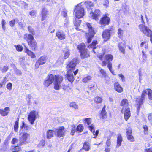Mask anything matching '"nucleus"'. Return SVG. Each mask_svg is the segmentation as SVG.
<instances>
[{
	"mask_svg": "<svg viewBox=\"0 0 152 152\" xmlns=\"http://www.w3.org/2000/svg\"><path fill=\"white\" fill-rule=\"evenodd\" d=\"M70 50H67L64 51V58L66 59L68 58L70 54Z\"/></svg>",
	"mask_w": 152,
	"mask_h": 152,
	"instance_id": "obj_34",
	"label": "nucleus"
},
{
	"mask_svg": "<svg viewBox=\"0 0 152 152\" xmlns=\"http://www.w3.org/2000/svg\"><path fill=\"white\" fill-rule=\"evenodd\" d=\"M85 4L87 8L89 7H93L94 5V4L90 1H88L86 2Z\"/></svg>",
	"mask_w": 152,
	"mask_h": 152,
	"instance_id": "obj_39",
	"label": "nucleus"
},
{
	"mask_svg": "<svg viewBox=\"0 0 152 152\" xmlns=\"http://www.w3.org/2000/svg\"><path fill=\"white\" fill-rule=\"evenodd\" d=\"M110 20V18L107 16H104L101 19L99 23L101 26H104L109 24Z\"/></svg>",
	"mask_w": 152,
	"mask_h": 152,
	"instance_id": "obj_8",
	"label": "nucleus"
},
{
	"mask_svg": "<svg viewBox=\"0 0 152 152\" xmlns=\"http://www.w3.org/2000/svg\"><path fill=\"white\" fill-rule=\"evenodd\" d=\"M24 38L28 43V42L33 40L34 38L32 35L29 34H26L24 36Z\"/></svg>",
	"mask_w": 152,
	"mask_h": 152,
	"instance_id": "obj_20",
	"label": "nucleus"
},
{
	"mask_svg": "<svg viewBox=\"0 0 152 152\" xmlns=\"http://www.w3.org/2000/svg\"><path fill=\"white\" fill-rule=\"evenodd\" d=\"M25 52L32 58H34L36 57L35 54L28 49L26 48L25 50Z\"/></svg>",
	"mask_w": 152,
	"mask_h": 152,
	"instance_id": "obj_23",
	"label": "nucleus"
},
{
	"mask_svg": "<svg viewBox=\"0 0 152 152\" xmlns=\"http://www.w3.org/2000/svg\"><path fill=\"white\" fill-rule=\"evenodd\" d=\"M124 113V118L127 121L131 116V113L129 108H127L124 110L123 112Z\"/></svg>",
	"mask_w": 152,
	"mask_h": 152,
	"instance_id": "obj_15",
	"label": "nucleus"
},
{
	"mask_svg": "<svg viewBox=\"0 0 152 152\" xmlns=\"http://www.w3.org/2000/svg\"><path fill=\"white\" fill-rule=\"evenodd\" d=\"M30 138V134L27 133L23 132L20 134L19 139L22 142L25 143H28Z\"/></svg>",
	"mask_w": 152,
	"mask_h": 152,
	"instance_id": "obj_5",
	"label": "nucleus"
},
{
	"mask_svg": "<svg viewBox=\"0 0 152 152\" xmlns=\"http://www.w3.org/2000/svg\"><path fill=\"white\" fill-rule=\"evenodd\" d=\"M126 43L125 41L118 43V45L119 50L123 54L125 53V48L126 47Z\"/></svg>",
	"mask_w": 152,
	"mask_h": 152,
	"instance_id": "obj_13",
	"label": "nucleus"
},
{
	"mask_svg": "<svg viewBox=\"0 0 152 152\" xmlns=\"http://www.w3.org/2000/svg\"><path fill=\"white\" fill-rule=\"evenodd\" d=\"M81 56L82 58L84 59L89 57V53L87 51V49L80 53Z\"/></svg>",
	"mask_w": 152,
	"mask_h": 152,
	"instance_id": "obj_26",
	"label": "nucleus"
},
{
	"mask_svg": "<svg viewBox=\"0 0 152 152\" xmlns=\"http://www.w3.org/2000/svg\"><path fill=\"white\" fill-rule=\"evenodd\" d=\"M42 21L48 19L49 18V14L48 11L45 9H43L42 11Z\"/></svg>",
	"mask_w": 152,
	"mask_h": 152,
	"instance_id": "obj_16",
	"label": "nucleus"
},
{
	"mask_svg": "<svg viewBox=\"0 0 152 152\" xmlns=\"http://www.w3.org/2000/svg\"><path fill=\"white\" fill-rule=\"evenodd\" d=\"M110 30L107 29L103 32L102 37L104 41H107L110 39Z\"/></svg>",
	"mask_w": 152,
	"mask_h": 152,
	"instance_id": "obj_10",
	"label": "nucleus"
},
{
	"mask_svg": "<svg viewBox=\"0 0 152 152\" xmlns=\"http://www.w3.org/2000/svg\"><path fill=\"white\" fill-rule=\"evenodd\" d=\"M15 72L18 75H20L22 74L21 71L17 69H15Z\"/></svg>",
	"mask_w": 152,
	"mask_h": 152,
	"instance_id": "obj_62",
	"label": "nucleus"
},
{
	"mask_svg": "<svg viewBox=\"0 0 152 152\" xmlns=\"http://www.w3.org/2000/svg\"><path fill=\"white\" fill-rule=\"evenodd\" d=\"M75 132V128L74 125H72V129L71 132V134L73 136L74 135V133Z\"/></svg>",
	"mask_w": 152,
	"mask_h": 152,
	"instance_id": "obj_48",
	"label": "nucleus"
},
{
	"mask_svg": "<svg viewBox=\"0 0 152 152\" xmlns=\"http://www.w3.org/2000/svg\"><path fill=\"white\" fill-rule=\"evenodd\" d=\"M83 120L88 125H89L91 122V119L90 118H85Z\"/></svg>",
	"mask_w": 152,
	"mask_h": 152,
	"instance_id": "obj_44",
	"label": "nucleus"
},
{
	"mask_svg": "<svg viewBox=\"0 0 152 152\" xmlns=\"http://www.w3.org/2000/svg\"><path fill=\"white\" fill-rule=\"evenodd\" d=\"M20 127L21 129L24 128L26 130H27L28 128V126L27 124H25L24 122L23 121L22 122V125L20 126Z\"/></svg>",
	"mask_w": 152,
	"mask_h": 152,
	"instance_id": "obj_53",
	"label": "nucleus"
},
{
	"mask_svg": "<svg viewBox=\"0 0 152 152\" xmlns=\"http://www.w3.org/2000/svg\"><path fill=\"white\" fill-rule=\"evenodd\" d=\"M74 12L76 17L78 18L83 17L84 15V11L83 6L79 4L75 7Z\"/></svg>",
	"mask_w": 152,
	"mask_h": 152,
	"instance_id": "obj_3",
	"label": "nucleus"
},
{
	"mask_svg": "<svg viewBox=\"0 0 152 152\" xmlns=\"http://www.w3.org/2000/svg\"><path fill=\"white\" fill-rule=\"evenodd\" d=\"M127 137L128 140L130 142H134V139L132 134L127 135Z\"/></svg>",
	"mask_w": 152,
	"mask_h": 152,
	"instance_id": "obj_43",
	"label": "nucleus"
},
{
	"mask_svg": "<svg viewBox=\"0 0 152 152\" xmlns=\"http://www.w3.org/2000/svg\"><path fill=\"white\" fill-rule=\"evenodd\" d=\"M140 46L141 48L144 47L145 49H147L148 48V42L147 41L142 42L140 44Z\"/></svg>",
	"mask_w": 152,
	"mask_h": 152,
	"instance_id": "obj_37",
	"label": "nucleus"
},
{
	"mask_svg": "<svg viewBox=\"0 0 152 152\" xmlns=\"http://www.w3.org/2000/svg\"><path fill=\"white\" fill-rule=\"evenodd\" d=\"M78 69H77L74 71H72L71 70H69L68 71L66 74V77L69 81L71 82L74 81V78L73 73H74V75L75 76L78 72Z\"/></svg>",
	"mask_w": 152,
	"mask_h": 152,
	"instance_id": "obj_6",
	"label": "nucleus"
},
{
	"mask_svg": "<svg viewBox=\"0 0 152 152\" xmlns=\"http://www.w3.org/2000/svg\"><path fill=\"white\" fill-rule=\"evenodd\" d=\"M45 144V140H42L40 142L38 145V146L40 148L44 146Z\"/></svg>",
	"mask_w": 152,
	"mask_h": 152,
	"instance_id": "obj_45",
	"label": "nucleus"
},
{
	"mask_svg": "<svg viewBox=\"0 0 152 152\" xmlns=\"http://www.w3.org/2000/svg\"><path fill=\"white\" fill-rule=\"evenodd\" d=\"M55 134L58 137L64 136L66 133V129L64 126H61L56 129Z\"/></svg>",
	"mask_w": 152,
	"mask_h": 152,
	"instance_id": "obj_4",
	"label": "nucleus"
},
{
	"mask_svg": "<svg viewBox=\"0 0 152 152\" xmlns=\"http://www.w3.org/2000/svg\"><path fill=\"white\" fill-rule=\"evenodd\" d=\"M121 106L122 107V108L121 110V112H123L124 110L125 109L127 108H129L128 107L129 106V104L127 100L125 99L122 100L121 102Z\"/></svg>",
	"mask_w": 152,
	"mask_h": 152,
	"instance_id": "obj_9",
	"label": "nucleus"
},
{
	"mask_svg": "<svg viewBox=\"0 0 152 152\" xmlns=\"http://www.w3.org/2000/svg\"><path fill=\"white\" fill-rule=\"evenodd\" d=\"M69 106L70 107L74 108L75 109H78V106L75 102H72L70 103Z\"/></svg>",
	"mask_w": 152,
	"mask_h": 152,
	"instance_id": "obj_33",
	"label": "nucleus"
},
{
	"mask_svg": "<svg viewBox=\"0 0 152 152\" xmlns=\"http://www.w3.org/2000/svg\"><path fill=\"white\" fill-rule=\"evenodd\" d=\"M146 91V89L144 91H143L141 97L140 99L137 98L136 100L137 102L139 103V105H141V104L142 103V101L145 98V96L147 94H148V93H146L145 91Z\"/></svg>",
	"mask_w": 152,
	"mask_h": 152,
	"instance_id": "obj_17",
	"label": "nucleus"
},
{
	"mask_svg": "<svg viewBox=\"0 0 152 152\" xmlns=\"http://www.w3.org/2000/svg\"><path fill=\"white\" fill-rule=\"evenodd\" d=\"M54 131L50 130L47 131L46 132V137L47 139H50L52 137H53V134L54 133Z\"/></svg>",
	"mask_w": 152,
	"mask_h": 152,
	"instance_id": "obj_25",
	"label": "nucleus"
},
{
	"mask_svg": "<svg viewBox=\"0 0 152 152\" xmlns=\"http://www.w3.org/2000/svg\"><path fill=\"white\" fill-rule=\"evenodd\" d=\"M28 29L29 32L31 33L32 35H34L35 34V32L31 26H29L28 27Z\"/></svg>",
	"mask_w": 152,
	"mask_h": 152,
	"instance_id": "obj_55",
	"label": "nucleus"
},
{
	"mask_svg": "<svg viewBox=\"0 0 152 152\" xmlns=\"http://www.w3.org/2000/svg\"><path fill=\"white\" fill-rule=\"evenodd\" d=\"M56 37L60 40H63L65 39V34L61 31H58L56 33Z\"/></svg>",
	"mask_w": 152,
	"mask_h": 152,
	"instance_id": "obj_14",
	"label": "nucleus"
},
{
	"mask_svg": "<svg viewBox=\"0 0 152 152\" xmlns=\"http://www.w3.org/2000/svg\"><path fill=\"white\" fill-rule=\"evenodd\" d=\"M63 80V77L60 75H55L51 74L48 75V79L44 82V86L48 87L53 82L54 88L56 90L60 89L61 83Z\"/></svg>",
	"mask_w": 152,
	"mask_h": 152,
	"instance_id": "obj_1",
	"label": "nucleus"
},
{
	"mask_svg": "<svg viewBox=\"0 0 152 152\" xmlns=\"http://www.w3.org/2000/svg\"><path fill=\"white\" fill-rule=\"evenodd\" d=\"M83 26L86 28H88L89 30V33L86 34V37L87 39L88 43H89L91 42L95 33L91 25L89 23H85L83 24Z\"/></svg>",
	"mask_w": 152,
	"mask_h": 152,
	"instance_id": "obj_2",
	"label": "nucleus"
},
{
	"mask_svg": "<svg viewBox=\"0 0 152 152\" xmlns=\"http://www.w3.org/2000/svg\"><path fill=\"white\" fill-rule=\"evenodd\" d=\"M109 4V1L108 0H106L104 2L103 5L104 6L107 8L108 7Z\"/></svg>",
	"mask_w": 152,
	"mask_h": 152,
	"instance_id": "obj_63",
	"label": "nucleus"
},
{
	"mask_svg": "<svg viewBox=\"0 0 152 152\" xmlns=\"http://www.w3.org/2000/svg\"><path fill=\"white\" fill-rule=\"evenodd\" d=\"M81 21L80 20L77 19L76 20L75 22H74V23L75 26H78L80 25L81 23Z\"/></svg>",
	"mask_w": 152,
	"mask_h": 152,
	"instance_id": "obj_61",
	"label": "nucleus"
},
{
	"mask_svg": "<svg viewBox=\"0 0 152 152\" xmlns=\"http://www.w3.org/2000/svg\"><path fill=\"white\" fill-rule=\"evenodd\" d=\"M16 50L17 51H21L22 50L23 48L21 45H15Z\"/></svg>",
	"mask_w": 152,
	"mask_h": 152,
	"instance_id": "obj_49",
	"label": "nucleus"
},
{
	"mask_svg": "<svg viewBox=\"0 0 152 152\" xmlns=\"http://www.w3.org/2000/svg\"><path fill=\"white\" fill-rule=\"evenodd\" d=\"M94 127L95 126L93 124H91L88 127L89 129L92 132L95 131Z\"/></svg>",
	"mask_w": 152,
	"mask_h": 152,
	"instance_id": "obj_51",
	"label": "nucleus"
},
{
	"mask_svg": "<svg viewBox=\"0 0 152 152\" xmlns=\"http://www.w3.org/2000/svg\"><path fill=\"white\" fill-rule=\"evenodd\" d=\"M77 48L80 53L87 49L86 48L85 45L84 43H81L78 45Z\"/></svg>",
	"mask_w": 152,
	"mask_h": 152,
	"instance_id": "obj_27",
	"label": "nucleus"
},
{
	"mask_svg": "<svg viewBox=\"0 0 152 152\" xmlns=\"http://www.w3.org/2000/svg\"><path fill=\"white\" fill-rule=\"evenodd\" d=\"M114 87L115 90L118 92H121L122 91L123 88L118 83H115L114 85Z\"/></svg>",
	"mask_w": 152,
	"mask_h": 152,
	"instance_id": "obj_22",
	"label": "nucleus"
},
{
	"mask_svg": "<svg viewBox=\"0 0 152 152\" xmlns=\"http://www.w3.org/2000/svg\"><path fill=\"white\" fill-rule=\"evenodd\" d=\"M92 77L89 75L84 77L82 78V82L84 83H87L92 79Z\"/></svg>",
	"mask_w": 152,
	"mask_h": 152,
	"instance_id": "obj_28",
	"label": "nucleus"
},
{
	"mask_svg": "<svg viewBox=\"0 0 152 152\" xmlns=\"http://www.w3.org/2000/svg\"><path fill=\"white\" fill-rule=\"evenodd\" d=\"M37 113L35 111L31 112L28 116V120L31 124H33L36 119Z\"/></svg>",
	"mask_w": 152,
	"mask_h": 152,
	"instance_id": "obj_7",
	"label": "nucleus"
},
{
	"mask_svg": "<svg viewBox=\"0 0 152 152\" xmlns=\"http://www.w3.org/2000/svg\"><path fill=\"white\" fill-rule=\"evenodd\" d=\"M94 101L96 104H99L101 103L102 101V99L99 96H96L94 98Z\"/></svg>",
	"mask_w": 152,
	"mask_h": 152,
	"instance_id": "obj_36",
	"label": "nucleus"
},
{
	"mask_svg": "<svg viewBox=\"0 0 152 152\" xmlns=\"http://www.w3.org/2000/svg\"><path fill=\"white\" fill-rule=\"evenodd\" d=\"M106 144L108 146H109L111 145L110 138L108 137L107 138V140L106 142Z\"/></svg>",
	"mask_w": 152,
	"mask_h": 152,
	"instance_id": "obj_59",
	"label": "nucleus"
},
{
	"mask_svg": "<svg viewBox=\"0 0 152 152\" xmlns=\"http://www.w3.org/2000/svg\"><path fill=\"white\" fill-rule=\"evenodd\" d=\"M97 44V42L96 41H94L92 42V44L90 45H89L88 47V48H93V52L94 54H95L96 53V52L94 50V49L96 48V47L95 46Z\"/></svg>",
	"mask_w": 152,
	"mask_h": 152,
	"instance_id": "obj_24",
	"label": "nucleus"
},
{
	"mask_svg": "<svg viewBox=\"0 0 152 152\" xmlns=\"http://www.w3.org/2000/svg\"><path fill=\"white\" fill-rule=\"evenodd\" d=\"M28 44L31 47L34 48V50L37 47V43L34 39L33 40L28 42Z\"/></svg>",
	"mask_w": 152,
	"mask_h": 152,
	"instance_id": "obj_19",
	"label": "nucleus"
},
{
	"mask_svg": "<svg viewBox=\"0 0 152 152\" xmlns=\"http://www.w3.org/2000/svg\"><path fill=\"white\" fill-rule=\"evenodd\" d=\"M142 58L144 61H146L147 58V55L144 53V51H142Z\"/></svg>",
	"mask_w": 152,
	"mask_h": 152,
	"instance_id": "obj_54",
	"label": "nucleus"
},
{
	"mask_svg": "<svg viewBox=\"0 0 152 152\" xmlns=\"http://www.w3.org/2000/svg\"><path fill=\"white\" fill-rule=\"evenodd\" d=\"M100 72L101 74H102L104 78H106L108 77L105 71L102 69H101Z\"/></svg>",
	"mask_w": 152,
	"mask_h": 152,
	"instance_id": "obj_46",
	"label": "nucleus"
},
{
	"mask_svg": "<svg viewBox=\"0 0 152 152\" xmlns=\"http://www.w3.org/2000/svg\"><path fill=\"white\" fill-rule=\"evenodd\" d=\"M36 12L34 11H32L30 12V15L33 17L36 16Z\"/></svg>",
	"mask_w": 152,
	"mask_h": 152,
	"instance_id": "obj_60",
	"label": "nucleus"
},
{
	"mask_svg": "<svg viewBox=\"0 0 152 152\" xmlns=\"http://www.w3.org/2000/svg\"><path fill=\"white\" fill-rule=\"evenodd\" d=\"M83 126L82 124H80L77 126L76 128V130L77 131L81 132L83 131Z\"/></svg>",
	"mask_w": 152,
	"mask_h": 152,
	"instance_id": "obj_40",
	"label": "nucleus"
},
{
	"mask_svg": "<svg viewBox=\"0 0 152 152\" xmlns=\"http://www.w3.org/2000/svg\"><path fill=\"white\" fill-rule=\"evenodd\" d=\"M46 56H45L41 57L38 60V61L42 65L46 62Z\"/></svg>",
	"mask_w": 152,
	"mask_h": 152,
	"instance_id": "obj_29",
	"label": "nucleus"
},
{
	"mask_svg": "<svg viewBox=\"0 0 152 152\" xmlns=\"http://www.w3.org/2000/svg\"><path fill=\"white\" fill-rule=\"evenodd\" d=\"M10 111V107H6L4 109H0V114L3 116H5L8 115Z\"/></svg>",
	"mask_w": 152,
	"mask_h": 152,
	"instance_id": "obj_12",
	"label": "nucleus"
},
{
	"mask_svg": "<svg viewBox=\"0 0 152 152\" xmlns=\"http://www.w3.org/2000/svg\"><path fill=\"white\" fill-rule=\"evenodd\" d=\"M105 106L104 105V107L102 109L101 113V116L103 119H105L107 117L106 113L105 111Z\"/></svg>",
	"mask_w": 152,
	"mask_h": 152,
	"instance_id": "obj_32",
	"label": "nucleus"
},
{
	"mask_svg": "<svg viewBox=\"0 0 152 152\" xmlns=\"http://www.w3.org/2000/svg\"><path fill=\"white\" fill-rule=\"evenodd\" d=\"M100 14L101 12L99 10H96L94 12L92 13V18L96 20L98 19V16L100 15Z\"/></svg>",
	"mask_w": 152,
	"mask_h": 152,
	"instance_id": "obj_18",
	"label": "nucleus"
},
{
	"mask_svg": "<svg viewBox=\"0 0 152 152\" xmlns=\"http://www.w3.org/2000/svg\"><path fill=\"white\" fill-rule=\"evenodd\" d=\"M103 55H99L98 56V57L102 61V66H105L107 65V62L105 61L103 58Z\"/></svg>",
	"mask_w": 152,
	"mask_h": 152,
	"instance_id": "obj_31",
	"label": "nucleus"
},
{
	"mask_svg": "<svg viewBox=\"0 0 152 152\" xmlns=\"http://www.w3.org/2000/svg\"><path fill=\"white\" fill-rule=\"evenodd\" d=\"M12 84L10 83H9L7 85V86H6L7 88L8 89L10 90H11L12 89Z\"/></svg>",
	"mask_w": 152,
	"mask_h": 152,
	"instance_id": "obj_56",
	"label": "nucleus"
},
{
	"mask_svg": "<svg viewBox=\"0 0 152 152\" xmlns=\"http://www.w3.org/2000/svg\"><path fill=\"white\" fill-rule=\"evenodd\" d=\"M123 33V31L121 28H119L118 30V34L119 37H121L122 36Z\"/></svg>",
	"mask_w": 152,
	"mask_h": 152,
	"instance_id": "obj_47",
	"label": "nucleus"
},
{
	"mask_svg": "<svg viewBox=\"0 0 152 152\" xmlns=\"http://www.w3.org/2000/svg\"><path fill=\"white\" fill-rule=\"evenodd\" d=\"M145 92L146 93H148V96L149 98V99L150 100H152V91L150 89H146V91Z\"/></svg>",
	"mask_w": 152,
	"mask_h": 152,
	"instance_id": "obj_35",
	"label": "nucleus"
},
{
	"mask_svg": "<svg viewBox=\"0 0 152 152\" xmlns=\"http://www.w3.org/2000/svg\"><path fill=\"white\" fill-rule=\"evenodd\" d=\"M78 63V60L77 58H74L67 65V67L73 69L76 66L77 63Z\"/></svg>",
	"mask_w": 152,
	"mask_h": 152,
	"instance_id": "obj_11",
	"label": "nucleus"
},
{
	"mask_svg": "<svg viewBox=\"0 0 152 152\" xmlns=\"http://www.w3.org/2000/svg\"><path fill=\"white\" fill-rule=\"evenodd\" d=\"M90 148L89 145L86 142L84 143L83 149H85L86 151H88L90 149Z\"/></svg>",
	"mask_w": 152,
	"mask_h": 152,
	"instance_id": "obj_42",
	"label": "nucleus"
},
{
	"mask_svg": "<svg viewBox=\"0 0 152 152\" xmlns=\"http://www.w3.org/2000/svg\"><path fill=\"white\" fill-rule=\"evenodd\" d=\"M132 129L130 127H129L126 129V133L127 135H131L132 134Z\"/></svg>",
	"mask_w": 152,
	"mask_h": 152,
	"instance_id": "obj_50",
	"label": "nucleus"
},
{
	"mask_svg": "<svg viewBox=\"0 0 152 152\" xmlns=\"http://www.w3.org/2000/svg\"><path fill=\"white\" fill-rule=\"evenodd\" d=\"M117 137V144L116 147V148H118L121 145V142L122 141V137L120 134H118Z\"/></svg>",
	"mask_w": 152,
	"mask_h": 152,
	"instance_id": "obj_21",
	"label": "nucleus"
},
{
	"mask_svg": "<svg viewBox=\"0 0 152 152\" xmlns=\"http://www.w3.org/2000/svg\"><path fill=\"white\" fill-rule=\"evenodd\" d=\"M5 21L4 19L2 20L1 24L2 26V28L4 31H5L6 29L5 25L6 24Z\"/></svg>",
	"mask_w": 152,
	"mask_h": 152,
	"instance_id": "obj_52",
	"label": "nucleus"
},
{
	"mask_svg": "<svg viewBox=\"0 0 152 152\" xmlns=\"http://www.w3.org/2000/svg\"><path fill=\"white\" fill-rule=\"evenodd\" d=\"M94 136L93 137L94 138H95L98 135L99 131L98 130L96 131L95 132V131L92 132Z\"/></svg>",
	"mask_w": 152,
	"mask_h": 152,
	"instance_id": "obj_58",
	"label": "nucleus"
},
{
	"mask_svg": "<svg viewBox=\"0 0 152 152\" xmlns=\"http://www.w3.org/2000/svg\"><path fill=\"white\" fill-rule=\"evenodd\" d=\"M10 137L8 136L5 139L4 142L5 145H7L8 144L9 141L10 139Z\"/></svg>",
	"mask_w": 152,
	"mask_h": 152,
	"instance_id": "obj_57",
	"label": "nucleus"
},
{
	"mask_svg": "<svg viewBox=\"0 0 152 152\" xmlns=\"http://www.w3.org/2000/svg\"><path fill=\"white\" fill-rule=\"evenodd\" d=\"M113 58V57L112 55L110 54L106 55L104 58V59L108 62L112 61Z\"/></svg>",
	"mask_w": 152,
	"mask_h": 152,
	"instance_id": "obj_30",
	"label": "nucleus"
},
{
	"mask_svg": "<svg viewBox=\"0 0 152 152\" xmlns=\"http://www.w3.org/2000/svg\"><path fill=\"white\" fill-rule=\"evenodd\" d=\"M18 121L19 118L15 121L14 126V130L15 132L18 131Z\"/></svg>",
	"mask_w": 152,
	"mask_h": 152,
	"instance_id": "obj_41",
	"label": "nucleus"
},
{
	"mask_svg": "<svg viewBox=\"0 0 152 152\" xmlns=\"http://www.w3.org/2000/svg\"><path fill=\"white\" fill-rule=\"evenodd\" d=\"M20 150V148L19 146H13L12 151L13 152H18Z\"/></svg>",
	"mask_w": 152,
	"mask_h": 152,
	"instance_id": "obj_38",
	"label": "nucleus"
},
{
	"mask_svg": "<svg viewBox=\"0 0 152 152\" xmlns=\"http://www.w3.org/2000/svg\"><path fill=\"white\" fill-rule=\"evenodd\" d=\"M15 23V20H14L10 21L9 22V24L11 26H13Z\"/></svg>",
	"mask_w": 152,
	"mask_h": 152,
	"instance_id": "obj_64",
	"label": "nucleus"
}]
</instances>
